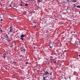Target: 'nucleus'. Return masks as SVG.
<instances>
[{
  "label": "nucleus",
  "mask_w": 80,
  "mask_h": 80,
  "mask_svg": "<svg viewBox=\"0 0 80 80\" xmlns=\"http://www.w3.org/2000/svg\"><path fill=\"white\" fill-rule=\"evenodd\" d=\"M47 77H48V78H49V79L50 80H52V77L50 76H47L46 77V78H47Z\"/></svg>",
  "instance_id": "obj_1"
},
{
  "label": "nucleus",
  "mask_w": 80,
  "mask_h": 80,
  "mask_svg": "<svg viewBox=\"0 0 80 80\" xmlns=\"http://www.w3.org/2000/svg\"><path fill=\"white\" fill-rule=\"evenodd\" d=\"M12 30H13V28H12V26H11L10 27V30L9 31L10 32H12Z\"/></svg>",
  "instance_id": "obj_2"
},
{
  "label": "nucleus",
  "mask_w": 80,
  "mask_h": 80,
  "mask_svg": "<svg viewBox=\"0 0 80 80\" xmlns=\"http://www.w3.org/2000/svg\"><path fill=\"white\" fill-rule=\"evenodd\" d=\"M45 75H48V74H49V72H48V71H46L45 72Z\"/></svg>",
  "instance_id": "obj_3"
},
{
  "label": "nucleus",
  "mask_w": 80,
  "mask_h": 80,
  "mask_svg": "<svg viewBox=\"0 0 80 80\" xmlns=\"http://www.w3.org/2000/svg\"><path fill=\"white\" fill-rule=\"evenodd\" d=\"M21 52H22V53H23L24 52H26V49H24L23 50H21Z\"/></svg>",
  "instance_id": "obj_4"
},
{
  "label": "nucleus",
  "mask_w": 80,
  "mask_h": 80,
  "mask_svg": "<svg viewBox=\"0 0 80 80\" xmlns=\"http://www.w3.org/2000/svg\"><path fill=\"white\" fill-rule=\"evenodd\" d=\"M42 77H43V80H48V79H45V77H44V76H42Z\"/></svg>",
  "instance_id": "obj_5"
},
{
  "label": "nucleus",
  "mask_w": 80,
  "mask_h": 80,
  "mask_svg": "<svg viewBox=\"0 0 80 80\" xmlns=\"http://www.w3.org/2000/svg\"><path fill=\"white\" fill-rule=\"evenodd\" d=\"M6 54H4L3 55V57L4 59H5V58H6Z\"/></svg>",
  "instance_id": "obj_6"
},
{
  "label": "nucleus",
  "mask_w": 80,
  "mask_h": 80,
  "mask_svg": "<svg viewBox=\"0 0 80 80\" xmlns=\"http://www.w3.org/2000/svg\"><path fill=\"white\" fill-rule=\"evenodd\" d=\"M25 37V35L24 34H22V35L21 36V38H23Z\"/></svg>",
  "instance_id": "obj_7"
},
{
  "label": "nucleus",
  "mask_w": 80,
  "mask_h": 80,
  "mask_svg": "<svg viewBox=\"0 0 80 80\" xmlns=\"http://www.w3.org/2000/svg\"><path fill=\"white\" fill-rule=\"evenodd\" d=\"M72 2H73V3H75V2H77V0H73L72 1Z\"/></svg>",
  "instance_id": "obj_8"
},
{
  "label": "nucleus",
  "mask_w": 80,
  "mask_h": 80,
  "mask_svg": "<svg viewBox=\"0 0 80 80\" xmlns=\"http://www.w3.org/2000/svg\"><path fill=\"white\" fill-rule=\"evenodd\" d=\"M36 7L37 8V9H39V8H39V6H38L37 5Z\"/></svg>",
  "instance_id": "obj_9"
},
{
  "label": "nucleus",
  "mask_w": 80,
  "mask_h": 80,
  "mask_svg": "<svg viewBox=\"0 0 80 80\" xmlns=\"http://www.w3.org/2000/svg\"><path fill=\"white\" fill-rule=\"evenodd\" d=\"M9 67L10 68H13V66H12V65H9Z\"/></svg>",
  "instance_id": "obj_10"
},
{
  "label": "nucleus",
  "mask_w": 80,
  "mask_h": 80,
  "mask_svg": "<svg viewBox=\"0 0 80 80\" xmlns=\"http://www.w3.org/2000/svg\"><path fill=\"white\" fill-rule=\"evenodd\" d=\"M66 10V12H64L63 13H65V14H66L67 13H68V11H67V10Z\"/></svg>",
  "instance_id": "obj_11"
},
{
  "label": "nucleus",
  "mask_w": 80,
  "mask_h": 80,
  "mask_svg": "<svg viewBox=\"0 0 80 80\" xmlns=\"http://www.w3.org/2000/svg\"><path fill=\"white\" fill-rule=\"evenodd\" d=\"M13 7H15V8H17V7H16V5H13Z\"/></svg>",
  "instance_id": "obj_12"
},
{
  "label": "nucleus",
  "mask_w": 80,
  "mask_h": 80,
  "mask_svg": "<svg viewBox=\"0 0 80 80\" xmlns=\"http://www.w3.org/2000/svg\"><path fill=\"white\" fill-rule=\"evenodd\" d=\"M13 63H15V64H17V62H16L15 61H13Z\"/></svg>",
  "instance_id": "obj_13"
},
{
  "label": "nucleus",
  "mask_w": 80,
  "mask_h": 80,
  "mask_svg": "<svg viewBox=\"0 0 80 80\" xmlns=\"http://www.w3.org/2000/svg\"><path fill=\"white\" fill-rule=\"evenodd\" d=\"M38 3H40L41 2V1L40 0H38Z\"/></svg>",
  "instance_id": "obj_14"
},
{
  "label": "nucleus",
  "mask_w": 80,
  "mask_h": 80,
  "mask_svg": "<svg viewBox=\"0 0 80 80\" xmlns=\"http://www.w3.org/2000/svg\"><path fill=\"white\" fill-rule=\"evenodd\" d=\"M21 2V4H20V6H21L22 7V2Z\"/></svg>",
  "instance_id": "obj_15"
},
{
  "label": "nucleus",
  "mask_w": 80,
  "mask_h": 80,
  "mask_svg": "<svg viewBox=\"0 0 80 80\" xmlns=\"http://www.w3.org/2000/svg\"><path fill=\"white\" fill-rule=\"evenodd\" d=\"M76 7H77V8H80V6L79 5H78L76 6Z\"/></svg>",
  "instance_id": "obj_16"
},
{
  "label": "nucleus",
  "mask_w": 80,
  "mask_h": 80,
  "mask_svg": "<svg viewBox=\"0 0 80 80\" xmlns=\"http://www.w3.org/2000/svg\"><path fill=\"white\" fill-rule=\"evenodd\" d=\"M56 63H57L56 61H54L53 62V63L55 64Z\"/></svg>",
  "instance_id": "obj_17"
},
{
  "label": "nucleus",
  "mask_w": 80,
  "mask_h": 80,
  "mask_svg": "<svg viewBox=\"0 0 80 80\" xmlns=\"http://www.w3.org/2000/svg\"><path fill=\"white\" fill-rule=\"evenodd\" d=\"M40 72V70H37V72H38V73H39V72Z\"/></svg>",
  "instance_id": "obj_18"
},
{
  "label": "nucleus",
  "mask_w": 80,
  "mask_h": 80,
  "mask_svg": "<svg viewBox=\"0 0 80 80\" xmlns=\"http://www.w3.org/2000/svg\"><path fill=\"white\" fill-rule=\"evenodd\" d=\"M12 41L11 40H8V42H10Z\"/></svg>",
  "instance_id": "obj_19"
},
{
  "label": "nucleus",
  "mask_w": 80,
  "mask_h": 80,
  "mask_svg": "<svg viewBox=\"0 0 80 80\" xmlns=\"http://www.w3.org/2000/svg\"><path fill=\"white\" fill-rule=\"evenodd\" d=\"M25 6H26V7H27L28 6V4H27V3L25 4Z\"/></svg>",
  "instance_id": "obj_20"
},
{
  "label": "nucleus",
  "mask_w": 80,
  "mask_h": 80,
  "mask_svg": "<svg viewBox=\"0 0 80 80\" xmlns=\"http://www.w3.org/2000/svg\"><path fill=\"white\" fill-rule=\"evenodd\" d=\"M76 5H74L73 7V8H75V7H76Z\"/></svg>",
  "instance_id": "obj_21"
},
{
  "label": "nucleus",
  "mask_w": 80,
  "mask_h": 80,
  "mask_svg": "<svg viewBox=\"0 0 80 80\" xmlns=\"http://www.w3.org/2000/svg\"><path fill=\"white\" fill-rule=\"evenodd\" d=\"M8 64H9V65H10V63H11V62H8Z\"/></svg>",
  "instance_id": "obj_22"
},
{
  "label": "nucleus",
  "mask_w": 80,
  "mask_h": 80,
  "mask_svg": "<svg viewBox=\"0 0 80 80\" xmlns=\"http://www.w3.org/2000/svg\"><path fill=\"white\" fill-rule=\"evenodd\" d=\"M33 13V11H30V13Z\"/></svg>",
  "instance_id": "obj_23"
},
{
  "label": "nucleus",
  "mask_w": 80,
  "mask_h": 80,
  "mask_svg": "<svg viewBox=\"0 0 80 80\" xmlns=\"http://www.w3.org/2000/svg\"><path fill=\"white\" fill-rule=\"evenodd\" d=\"M21 40H23V38H21Z\"/></svg>",
  "instance_id": "obj_24"
},
{
  "label": "nucleus",
  "mask_w": 80,
  "mask_h": 80,
  "mask_svg": "<svg viewBox=\"0 0 80 80\" xmlns=\"http://www.w3.org/2000/svg\"><path fill=\"white\" fill-rule=\"evenodd\" d=\"M29 1H32L33 2L34 1V0H29Z\"/></svg>",
  "instance_id": "obj_25"
},
{
  "label": "nucleus",
  "mask_w": 80,
  "mask_h": 80,
  "mask_svg": "<svg viewBox=\"0 0 80 80\" xmlns=\"http://www.w3.org/2000/svg\"><path fill=\"white\" fill-rule=\"evenodd\" d=\"M10 47L11 48H12V47H13V45H12L10 46Z\"/></svg>",
  "instance_id": "obj_26"
},
{
  "label": "nucleus",
  "mask_w": 80,
  "mask_h": 80,
  "mask_svg": "<svg viewBox=\"0 0 80 80\" xmlns=\"http://www.w3.org/2000/svg\"><path fill=\"white\" fill-rule=\"evenodd\" d=\"M2 29H1L0 31L1 33H2Z\"/></svg>",
  "instance_id": "obj_27"
},
{
  "label": "nucleus",
  "mask_w": 80,
  "mask_h": 80,
  "mask_svg": "<svg viewBox=\"0 0 80 80\" xmlns=\"http://www.w3.org/2000/svg\"><path fill=\"white\" fill-rule=\"evenodd\" d=\"M9 6H10V7H12V5L11 4Z\"/></svg>",
  "instance_id": "obj_28"
},
{
  "label": "nucleus",
  "mask_w": 80,
  "mask_h": 80,
  "mask_svg": "<svg viewBox=\"0 0 80 80\" xmlns=\"http://www.w3.org/2000/svg\"><path fill=\"white\" fill-rule=\"evenodd\" d=\"M50 73V75H52V73Z\"/></svg>",
  "instance_id": "obj_29"
},
{
  "label": "nucleus",
  "mask_w": 80,
  "mask_h": 80,
  "mask_svg": "<svg viewBox=\"0 0 80 80\" xmlns=\"http://www.w3.org/2000/svg\"><path fill=\"white\" fill-rule=\"evenodd\" d=\"M49 57H50V58H53V57H52V56H50Z\"/></svg>",
  "instance_id": "obj_30"
},
{
  "label": "nucleus",
  "mask_w": 80,
  "mask_h": 80,
  "mask_svg": "<svg viewBox=\"0 0 80 80\" xmlns=\"http://www.w3.org/2000/svg\"><path fill=\"white\" fill-rule=\"evenodd\" d=\"M35 27H36V25L34 26L33 27V28H35Z\"/></svg>",
  "instance_id": "obj_31"
},
{
  "label": "nucleus",
  "mask_w": 80,
  "mask_h": 80,
  "mask_svg": "<svg viewBox=\"0 0 80 80\" xmlns=\"http://www.w3.org/2000/svg\"><path fill=\"white\" fill-rule=\"evenodd\" d=\"M19 57H22V55H19Z\"/></svg>",
  "instance_id": "obj_32"
},
{
  "label": "nucleus",
  "mask_w": 80,
  "mask_h": 80,
  "mask_svg": "<svg viewBox=\"0 0 80 80\" xmlns=\"http://www.w3.org/2000/svg\"><path fill=\"white\" fill-rule=\"evenodd\" d=\"M8 38V35L7 34V38Z\"/></svg>",
  "instance_id": "obj_33"
},
{
  "label": "nucleus",
  "mask_w": 80,
  "mask_h": 80,
  "mask_svg": "<svg viewBox=\"0 0 80 80\" xmlns=\"http://www.w3.org/2000/svg\"><path fill=\"white\" fill-rule=\"evenodd\" d=\"M26 64L27 65L28 64V62H26Z\"/></svg>",
  "instance_id": "obj_34"
},
{
  "label": "nucleus",
  "mask_w": 80,
  "mask_h": 80,
  "mask_svg": "<svg viewBox=\"0 0 80 80\" xmlns=\"http://www.w3.org/2000/svg\"><path fill=\"white\" fill-rule=\"evenodd\" d=\"M52 61H54V60H56L55 59H52Z\"/></svg>",
  "instance_id": "obj_35"
},
{
  "label": "nucleus",
  "mask_w": 80,
  "mask_h": 80,
  "mask_svg": "<svg viewBox=\"0 0 80 80\" xmlns=\"http://www.w3.org/2000/svg\"><path fill=\"white\" fill-rule=\"evenodd\" d=\"M55 20H58V19H57V18H56L55 19Z\"/></svg>",
  "instance_id": "obj_36"
},
{
  "label": "nucleus",
  "mask_w": 80,
  "mask_h": 80,
  "mask_svg": "<svg viewBox=\"0 0 80 80\" xmlns=\"http://www.w3.org/2000/svg\"><path fill=\"white\" fill-rule=\"evenodd\" d=\"M6 40H7V41H8V38L6 39Z\"/></svg>",
  "instance_id": "obj_37"
},
{
  "label": "nucleus",
  "mask_w": 80,
  "mask_h": 80,
  "mask_svg": "<svg viewBox=\"0 0 80 80\" xmlns=\"http://www.w3.org/2000/svg\"><path fill=\"white\" fill-rule=\"evenodd\" d=\"M67 0V2H69V1L68 0Z\"/></svg>",
  "instance_id": "obj_38"
},
{
  "label": "nucleus",
  "mask_w": 80,
  "mask_h": 80,
  "mask_svg": "<svg viewBox=\"0 0 80 80\" xmlns=\"http://www.w3.org/2000/svg\"><path fill=\"white\" fill-rule=\"evenodd\" d=\"M50 48H52V47L51 46H50Z\"/></svg>",
  "instance_id": "obj_39"
},
{
  "label": "nucleus",
  "mask_w": 80,
  "mask_h": 80,
  "mask_svg": "<svg viewBox=\"0 0 80 80\" xmlns=\"http://www.w3.org/2000/svg\"><path fill=\"white\" fill-rule=\"evenodd\" d=\"M2 20H3V19H1V21H2Z\"/></svg>",
  "instance_id": "obj_40"
},
{
  "label": "nucleus",
  "mask_w": 80,
  "mask_h": 80,
  "mask_svg": "<svg viewBox=\"0 0 80 80\" xmlns=\"http://www.w3.org/2000/svg\"><path fill=\"white\" fill-rule=\"evenodd\" d=\"M79 44H80V40H79Z\"/></svg>",
  "instance_id": "obj_41"
},
{
  "label": "nucleus",
  "mask_w": 80,
  "mask_h": 80,
  "mask_svg": "<svg viewBox=\"0 0 80 80\" xmlns=\"http://www.w3.org/2000/svg\"><path fill=\"white\" fill-rule=\"evenodd\" d=\"M35 47H34V49H35Z\"/></svg>",
  "instance_id": "obj_42"
},
{
  "label": "nucleus",
  "mask_w": 80,
  "mask_h": 80,
  "mask_svg": "<svg viewBox=\"0 0 80 80\" xmlns=\"http://www.w3.org/2000/svg\"><path fill=\"white\" fill-rule=\"evenodd\" d=\"M64 78H65V80H67V78H65V77H64Z\"/></svg>",
  "instance_id": "obj_43"
},
{
  "label": "nucleus",
  "mask_w": 80,
  "mask_h": 80,
  "mask_svg": "<svg viewBox=\"0 0 80 80\" xmlns=\"http://www.w3.org/2000/svg\"><path fill=\"white\" fill-rule=\"evenodd\" d=\"M12 3H13V2H11V5H12Z\"/></svg>",
  "instance_id": "obj_44"
},
{
  "label": "nucleus",
  "mask_w": 80,
  "mask_h": 80,
  "mask_svg": "<svg viewBox=\"0 0 80 80\" xmlns=\"http://www.w3.org/2000/svg\"><path fill=\"white\" fill-rule=\"evenodd\" d=\"M28 12H29V13H30V11H28Z\"/></svg>",
  "instance_id": "obj_45"
},
{
  "label": "nucleus",
  "mask_w": 80,
  "mask_h": 80,
  "mask_svg": "<svg viewBox=\"0 0 80 80\" xmlns=\"http://www.w3.org/2000/svg\"><path fill=\"white\" fill-rule=\"evenodd\" d=\"M22 57H24V56H22Z\"/></svg>",
  "instance_id": "obj_46"
},
{
  "label": "nucleus",
  "mask_w": 80,
  "mask_h": 80,
  "mask_svg": "<svg viewBox=\"0 0 80 80\" xmlns=\"http://www.w3.org/2000/svg\"><path fill=\"white\" fill-rule=\"evenodd\" d=\"M50 59V60H53L52 59Z\"/></svg>",
  "instance_id": "obj_47"
},
{
  "label": "nucleus",
  "mask_w": 80,
  "mask_h": 80,
  "mask_svg": "<svg viewBox=\"0 0 80 80\" xmlns=\"http://www.w3.org/2000/svg\"><path fill=\"white\" fill-rule=\"evenodd\" d=\"M79 57H80V54H79Z\"/></svg>",
  "instance_id": "obj_48"
},
{
  "label": "nucleus",
  "mask_w": 80,
  "mask_h": 80,
  "mask_svg": "<svg viewBox=\"0 0 80 80\" xmlns=\"http://www.w3.org/2000/svg\"><path fill=\"white\" fill-rule=\"evenodd\" d=\"M43 75H45V73L44 74H43Z\"/></svg>",
  "instance_id": "obj_49"
},
{
  "label": "nucleus",
  "mask_w": 80,
  "mask_h": 80,
  "mask_svg": "<svg viewBox=\"0 0 80 80\" xmlns=\"http://www.w3.org/2000/svg\"><path fill=\"white\" fill-rule=\"evenodd\" d=\"M73 5H75V4H74Z\"/></svg>",
  "instance_id": "obj_50"
},
{
  "label": "nucleus",
  "mask_w": 80,
  "mask_h": 80,
  "mask_svg": "<svg viewBox=\"0 0 80 80\" xmlns=\"http://www.w3.org/2000/svg\"><path fill=\"white\" fill-rule=\"evenodd\" d=\"M17 46H16L15 47V48H17Z\"/></svg>",
  "instance_id": "obj_51"
},
{
  "label": "nucleus",
  "mask_w": 80,
  "mask_h": 80,
  "mask_svg": "<svg viewBox=\"0 0 80 80\" xmlns=\"http://www.w3.org/2000/svg\"><path fill=\"white\" fill-rule=\"evenodd\" d=\"M69 79L70 80V77H69Z\"/></svg>",
  "instance_id": "obj_52"
},
{
  "label": "nucleus",
  "mask_w": 80,
  "mask_h": 80,
  "mask_svg": "<svg viewBox=\"0 0 80 80\" xmlns=\"http://www.w3.org/2000/svg\"><path fill=\"white\" fill-rule=\"evenodd\" d=\"M36 70H37V68H36Z\"/></svg>",
  "instance_id": "obj_53"
},
{
  "label": "nucleus",
  "mask_w": 80,
  "mask_h": 80,
  "mask_svg": "<svg viewBox=\"0 0 80 80\" xmlns=\"http://www.w3.org/2000/svg\"><path fill=\"white\" fill-rule=\"evenodd\" d=\"M0 30H1V28H0Z\"/></svg>",
  "instance_id": "obj_54"
},
{
  "label": "nucleus",
  "mask_w": 80,
  "mask_h": 80,
  "mask_svg": "<svg viewBox=\"0 0 80 80\" xmlns=\"http://www.w3.org/2000/svg\"><path fill=\"white\" fill-rule=\"evenodd\" d=\"M6 37H7V34H6Z\"/></svg>",
  "instance_id": "obj_55"
},
{
  "label": "nucleus",
  "mask_w": 80,
  "mask_h": 80,
  "mask_svg": "<svg viewBox=\"0 0 80 80\" xmlns=\"http://www.w3.org/2000/svg\"><path fill=\"white\" fill-rule=\"evenodd\" d=\"M0 18H2V17H0Z\"/></svg>",
  "instance_id": "obj_56"
},
{
  "label": "nucleus",
  "mask_w": 80,
  "mask_h": 80,
  "mask_svg": "<svg viewBox=\"0 0 80 80\" xmlns=\"http://www.w3.org/2000/svg\"><path fill=\"white\" fill-rule=\"evenodd\" d=\"M33 23H35V22H33Z\"/></svg>",
  "instance_id": "obj_57"
},
{
  "label": "nucleus",
  "mask_w": 80,
  "mask_h": 80,
  "mask_svg": "<svg viewBox=\"0 0 80 80\" xmlns=\"http://www.w3.org/2000/svg\"><path fill=\"white\" fill-rule=\"evenodd\" d=\"M74 33H75V32H74Z\"/></svg>",
  "instance_id": "obj_58"
},
{
  "label": "nucleus",
  "mask_w": 80,
  "mask_h": 80,
  "mask_svg": "<svg viewBox=\"0 0 80 80\" xmlns=\"http://www.w3.org/2000/svg\"><path fill=\"white\" fill-rule=\"evenodd\" d=\"M49 76H50V75H49Z\"/></svg>",
  "instance_id": "obj_59"
},
{
  "label": "nucleus",
  "mask_w": 80,
  "mask_h": 80,
  "mask_svg": "<svg viewBox=\"0 0 80 80\" xmlns=\"http://www.w3.org/2000/svg\"><path fill=\"white\" fill-rule=\"evenodd\" d=\"M3 39H5V38H4Z\"/></svg>",
  "instance_id": "obj_60"
},
{
  "label": "nucleus",
  "mask_w": 80,
  "mask_h": 80,
  "mask_svg": "<svg viewBox=\"0 0 80 80\" xmlns=\"http://www.w3.org/2000/svg\"><path fill=\"white\" fill-rule=\"evenodd\" d=\"M39 70H40V69H39Z\"/></svg>",
  "instance_id": "obj_61"
},
{
  "label": "nucleus",
  "mask_w": 80,
  "mask_h": 80,
  "mask_svg": "<svg viewBox=\"0 0 80 80\" xmlns=\"http://www.w3.org/2000/svg\"><path fill=\"white\" fill-rule=\"evenodd\" d=\"M73 20H74V19H73Z\"/></svg>",
  "instance_id": "obj_62"
}]
</instances>
